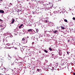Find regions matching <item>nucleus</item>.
<instances>
[{"label": "nucleus", "mask_w": 75, "mask_h": 75, "mask_svg": "<svg viewBox=\"0 0 75 75\" xmlns=\"http://www.w3.org/2000/svg\"><path fill=\"white\" fill-rule=\"evenodd\" d=\"M21 42L23 44H25L26 42H27V39L25 37H24L21 40Z\"/></svg>", "instance_id": "f257e3e1"}, {"label": "nucleus", "mask_w": 75, "mask_h": 75, "mask_svg": "<svg viewBox=\"0 0 75 75\" xmlns=\"http://www.w3.org/2000/svg\"><path fill=\"white\" fill-rule=\"evenodd\" d=\"M14 61L15 63H16L15 64V66H18V63H20V62H19L18 59H16L14 60Z\"/></svg>", "instance_id": "f03ea898"}, {"label": "nucleus", "mask_w": 75, "mask_h": 75, "mask_svg": "<svg viewBox=\"0 0 75 75\" xmlns=\"http://www.w3.org/2000/svg\"><path fill=\"white\" fill-rule=\"evenodd\" d=\"M8 62L9 64H12V62H11V60H8Z\"/></svg>", "instance_id": "7ed1b4c3"}, {"label": "nucleus", "mask_w": 75, "mask_h": 75, "mask_svg": "<svg viewBox=\"0 0 75 75\" xmlns=\"http://www.w3.org/2000/svg\"><path fill=\"white\" fill-rule=\"evenodd\" d=\"M0 13H4V11L3 10H0Z\"/></svg>", "instance_id": "20e7f679"}, {"label": "nucleus", "mask_w": 75, "mask_h": 75, "mask_svg": "<svg viewBox=\"0 0 75 75\" xmlns=\"http://www.w3.org/2000/svg\"><path fill=\"white\" fill-rule=\"evenodd\" d=\"M0 75H5V73L4 72H2L0 74Z\"/></svg>", "instance_id": "39448f33"}, {"label": "nucleus", "mask_w": 75, "mask_h": 75, "mask_svg": "<svg viewBox=\"0 0 75 75\" xmlns=\"http://www.w3.org/2000/svg\"><path fill=\"white\" fill-rule=\"evenodd\" d=\"M22 26H23V24H21L19 26V28H21V27H22Z\"/></svg>", "instance_id": "423d86ee"}, {"label": "nucleus", "mask_w": 75, "mask_h": 75, "mask_svg": "<svg viewBox=\"0 0 75 75\" xmlns=\"http://www.w3.org/2000/svg\"><path fill=\"white\" fill-rule=\"evenodd\" d=\"M59 55H60V56H61V55H62V53L61 52H59Z\"/></svg>", "instance_id": "0eeeda50"}, {"label": "nucleus", "mask_w": 75, "mask_h": 75, "mask_svg": "<svg viewBox=\"0 0 75 75\" xmlns=\"http://www.w3.org/2000/svg\"><path fill=\"white\" fill-rule=\"evenodd\" d=\"M3 27V25H0V27H1V30H2H2H4V28H2Z\"/></svg>", "instance_id": "6e6552de"}, {"label": "nucleus", "mask_w": 75, "mask_h": 75, "mask_svg": "<svg viewBox=\"0 0 75 75\" xmlns=\"http://www.w3.org/2000/svg\"><path fill=\"white\" fill-rule=\"evenodd\" d=\"M28 32H30V31H31V32H32L33 31H32V30H31V29H30L28 30Z\"/></svg>", "instance_id": "1a4fd4ad"}, {"label": "nucleus", "mask_w": 75, "mask_h": 75, "mask_svg": "<svg viewBox=\"0 0 75 75\" xmlns=\"http://www.w3.org/2000/svg\"><path fill=\"white\" fill-rule=\"evenodd\" d=\"M14 19H12V21L11 22L12 24H13V23H14Z\"/></svg>", "instance_id": "9d476101"}, {"label": "nucleus", "mask_w": 75, "mask_h": 75, "mask_svg": "<svg viewBox=\"0 0 75 75\" xmlns=\"http://www.w3.org/2000/svg\"><path fill=\"white\" fill-rule=\"evenodd\" d=\"M58 32V30H56L55 31H53V33H57Z\"/></svg>", "instance_id": "9b49d317"}, {"label": "nucleus", "mask_w": 75, "mask_h": 75, "mask_svg": "<svg viewBox=\"0 0 75 75\" xmlns=\"http://www.w3.org/2000/svg\"><path fill=\"white\" fill-rule=\"evenodd\" d=\"M64 21L66 23H68V21L67 20V19H64Z\"/></svg>", "instance_id": "f8f14e48"}, {"label": "nucleus", "mask_w": 75, "mask_h": 75, "mask_svg": "<svg viewBox=\"0 0 75 75\" xmlns=\"http://www.w3.org/2000/svg\"><path fill=\"white\" fill-rule=\"evenodd\" d=\"M44 52H46V53H48V51H47L46 50H44Z\"/></svg>", "instance_id": "ddd939ff"}, {"label": "nucleus", "mask_w": 75, "mask_h": 75, "mask_svg": "<svg viewBox=\"0 0 75 75\" xmlns=\"http://www.w3.org/2000/svg\"><path fill=\"white\" fill-rule=\"evenodd\" d=\"M18 65L19 66H20V65H21V63L20 64L19 62V63H18Z\"/></svg>", "instance_id": "4468645a"}, {"label": "nucleus", "mask_w": 75, "mask_h": 75, "mask_svg": "<svg viewBox=\"0 0 75 75\" xmlns=\"http://www.w3.org/2000/svg\"><path fill=\"white\" fill-rule=\"evenodd\" d=\"M61 28H62V29L63 30H64V29H65V28H64V27H63V26H61Z\"/></svg>", "instance_id": "2eb2a0df"}, {"label": "nucleus", "mask_w": 75, "mask_h": 75, "mask_svg": "<svg viewBox=\"0 0 75 75\" xmlns=\"http://www.w3.org/2000/svg\"><path fill=\"white\" fill-rule=\"evenodd\" d=\"M8 60H11L10 59H11V57H8Z\"/></svg>", "instance_id": "dca6fc26"}, {"label": "nucleus", "mask_w": 75, "mask_h": 75, "mask_svg": "<svg viewBox=\"0 0 75 75\" xmlns=\"http://www.w3.org/2000/svg\"><path fill=\"white\" fill-rule=\"evenodd\" d=\"M49 50H50V51H52V48H49Z\"/></svg>", "instance_id": "f3484780"}, {"label": "nucleus", "mask_w": 75, "mask_h": 75, "mask_svg": "<svg viewBox=\"0 0 75 75\" xmlns=\"http://www.w3.org/2000/svg\"><path fill=\"white\" fill-rule=\"evenodd\" d=\"M36 32H38V29H36Z\"/></svg>", "instance_id": "a211bd4d"}, {"label": "nucleus", "mask_w": 75, "mask_h": 75, "mask_svg": "<svg viewBox=\"0 0 75 75\" xmlns=\"http://www.w3.org/2000/svg\"><path fill=\"white\" fill-rule=\"evenodd\" d=\"M37 71H38V72H39V71H40V69H37Z\"/></svg>", "instance_id": "6ab92c4d"}, {"label": "nucleus", "mask_w": 75, "mask_h": 75, "mask_svg": "<svg viewBox=\"0 0 75 75\" xmlns=\"http://www.w3.org/2000/svg\"><path fill=\"white\" fill-rule=\"evenodd\" d=\"M73 20H75V18L73 17Z\"/></svg>", "instance_id": "aec40b11"}, {"label": "nucleus", "mask_w": 75, "mask_h": 75, "mask_svg": "<svg viewBox=\"0 0 75 75\" xmlns=\"http://www.w3.org/2000/svg\"><path fill=\"white\" fill-rule=\"evenodd\" d=\"M0 21H3V20L0 19Z\"/></svg>", "instance_id": "412c9836"}, {"label": "nucleus", "mask_w": 75, "mask_h": 75, "mask_svg": "<svg viewBox=\"0 0 75 75\" xmlns=\"http://www.w3.org/2000/svg\"><path fill=\"white\" fill-rule=\"evenodd\" d=\"M8 57H10V55H9V54L8 55Z\"/></svg>", "instance_id": "4be33fe9"}, {"label": "nucleus", "mask_w": 75, "mask_h": 75, "mask_svg": "<svg viewBox=\"0 0 75 75\" xmlns=\"http://www.w3.org/2000/svg\"><path fill=\"white\" fill-rule=\"evenodd\" d=\"M67 54L68 55H69V53H68V52H67Z\"/></svg>", "instance_id": "5701e85b"}, {"label": "nucleus", "mask_w": 75, "mask_h": 75, "mask_svg": "<svg viewBox=\"0 0 75 75\" xmlns=\"http://www.w3.org/2000/svg\"><path fill=\"white\" fill-rule=\"evenodd\" d=\"M17 47H15L14 49L15 50H17Z\"/></svg>", "instance_id": "b1692460"}, {"label": "nucleus", "mask_w": 75, "mask_h": 75, "mask_svg": "<svg viewBox=\"0 0 75 75\" xmlns=\"http://www.w3.org/2000/svg\"><path fill=\"white\" fill-rule=\"evenodd\" d=\"M46 23H47L48 21L47 20H46Z\"/></svg>", "instance_id": "393cba45"}, {"label": "nucleus", "mask_w": 75, "mask_h": 75, "mask_svg": "<svg viewBox=\"0 0 75 75\" xmlns=\"http://www.w3.org/2000/svg\"><path fill=\"white\" fill-rule=\"evenodd\" d=\"M73 75H75V73H73Z\"/></svg>", "instance_id": "a878e982"}, {"label": "nucleus", "mask_w": 75, "mask_h": 75, "mask_svg": "<svg viewBox=\"0 0 75 75\" xmlns=\"http://www.w3.org/2000/svg\"><path fill=\"white\" fill-rule=\"evenodd\" d=\"M68 42H69V40H68Z\"/></svg>", "instance_id": "bb28decb"}, {"label": "nucleus", "mask_w": 75, "mask_h": 75, "mask_svg": "<svg viewBox=\"0 0 75 75\" xmlns=\"http://www.w3.org/2000/svg\"><path fill=\"white\" fill-rule=\"evenodd\" d=\"M39 53H41V51H39Z\"/></svg>", "instance_id": "cd10ccee"}, {"label": "nucleus", "mask_w": 75, "mask_h": 75, "mask_svg": "<svg viewBox=\"0 0 75 75\" xmlns=\"http://www.w3.org/2000/svg\"><path fill=\"white\" fill-rule=\"evenodd\" d=\"M36 39H37V41H38V38H36Z\"/></svg>", "instance_id": "c85d7f7f"}, {"label": "nucleus", "mask_w": 75, "mask_h": 75, "mask_svg": "<svg viewBox=\"0 0 75 75\" xmlns=\"http://www.w3.org/2000/svg\"><path fill=\"white\" fill-rule=\"evenodd\" d=\"M30 34H33V33H31Z\"/></svg>", "instance_id": "c756f323"}, {"label": "nucleus", "mask_w": 75, "mask_h": 75, "mask_svg": "<svg viewBox=\"0 0 75 75\" xmlns=\"http://www.w3.org/2000/svg\"><path fill=\"white\" fill-rule=\"evenodd\" d=\"M3 0H0V1H2Z\"/></svg>", "instance_id": "7c9ffc66"}, {"label": "nucleus", "mask_w": 75, "mask_h": 75, "mask_svg": "<svg viewBox=\"0 0 75 75\" xmlns=\"http://www.w3.org/2000/svg\"><path fill=\"white\" fill-rule=\"evenodd\" d=\"M52 55H54V54H52Z\"/></svg>", "instance_id": "2f4dec72"}, {"label": "nucleus", "mask_w": 75, "mask_h": 75, "mask_svg": "<svg viewBox=\"0 0 75 75\" xmlns=\"http://www.w3.org/2000/svg\"><path fill=\"white\" fill-rule=\"evenodd\" d=\"M30 3H29V4H30Z\"/></svg>", "instance_id": "473e14b6"}, {"label": "nucleus", "mask_w": 75, "mask_h": 75, "mask_svg": "<svg viewBox=\"0 0 75 75\" xmlns=\"http://www.w3.org/2000/svg\"><path fill=\"white\" fill-rule=\"evenodd\" d=\"M33 14H34V12H33Z\"/></svg>", "instance_id": "72a5a7b5"}, {"label": "nucleus", "mask_w": 75, "mask_h": 75, "mask_svg": "<svg viewBox=\"0 0 75 75\" xmlns=\"http://www.w3.org/2000/svg\"><path fill=\"white\" fill-rule=\"evenodd\" d=\"M74 45H75V43H74Z\"/></svg>", "instance_id": "f704fd0d"}, {"label": "nucleus", "mask_w": 75, "mask_h": 75, "mask_svg": "<svg viewBox=\"0 0 75 75\" xmlns=\"http://www.w3.org/2000/svg\"><path fill=\"white\" fill-rule=\"evenodd\" d=\"M32 1H33V0H32Z\"/></svg>", "instance_id": "c9c22d12"}, {"label": "nucleus", "mask_w": 75, "mask_h": 75, "mask_svg": "<svg viewBox=\"0 0 75 75\" xmlns=\"http://www.w3.org/2000/svg\"><path fill=\"white\" fill-rule=\"evenodd\" d=\"M7 75V74H6V75Z\"/></svg>", "instance_id": "e433bc0d"}, {"label": "nucleus", "mask_w": 75, "mask_h": 75, "mask_svg": "<svg viewBox=\"0 0 75 75\" xmlns=\"http://www.w3.org/2000/svg\"><path fill=\"white\" fill-rule=\"evenodd\" d=\"M41 75H42L41 74Z\"/></svg>", "instance_id": "4c0bfd02"}]
</instances>
